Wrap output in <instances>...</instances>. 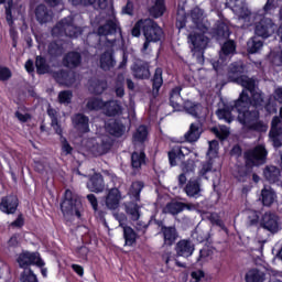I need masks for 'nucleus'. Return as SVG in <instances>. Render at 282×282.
<instances>
[{"label":"nucleus","mask_w":282,"mask_h":282,"mask_svg":"<svg viewBox=\"0 0 282 282\" xmlns=\"http://www.w3.org/2000/svg\"><path fill=\"white\" fill-rule=\"evenodd\" d=\"M254 87L256 83L253 80L252 86H245L247 90H242L239 98L235 100V107L238 113L237 119L249 131L265 133L268 131V124L261 120V111H263L265 100L263 99V93L257 91Z\"/></svg>","instance_id":"obj_1"},{"label":"nucleus","mask_w":282,"mask_h":282,"mask_svg":"<svg viewBox=\"0 0 282 282\" xmlns=\"http://www.w3.org/2000/svg\"><path fill=\"white\" fill-rule=\"evenodd\" d=\"M59 208L64 217L75 216L77 219L83 217V200L80 199V196L72 192V189L65 191Z\"/></svg>","instance_id":"obj_2"},{"label":"nucleus","mask_w":282,"mask_h":282,"mask_svg":"<svg viewBox=\"0 0 282 282\" xmlns=\"http://www.w3.org/2000/svg\"><path fill=\"white\" fill-rule=\"evenodd\" d=\"M143 36L144 43L141 52H148L151 47V43H160L164 39V29L158 24L154 20L145 19V24L143 25Z\"/></svg>","instance_id":"obj_3"},{"label":"nucleus","mask_w":282,"mask_h":282,"mask_svg":"<svg viewBox=\"0 0 282 282\" xmlns=\"http://www.w3.org/2000/svg\"><path fill=\"white\" fill-rule=\"evenodd\" d=\"M143 188L144 182L142 181L132 182L130 186L129 195L133 200L126 204V213L132 221H138V219H140V205H138V202H140V194Z\"/></svg>","instance_id":"obj_4"},{"label":"nucleus","mask_w":282,"mask_h":282,"mask_svg":"<svg viewBox=\"0 0 282 282\" xmlns=\"http://www.w3.org/2000/svg\"><path fill=\"white\" fill-rule=\"evenodd\" d=\"M227 78L229 83H236L241 87H252L254 79L246 75V64L243 62H234L229 65Z\"/></svg>","instance_id":"obj_5"},{"label":"nucleus","mask_w":282,"mask_h":282,"mask_svg":"<svg viewBox=\"0 0 282 282\" xmlns=\"http://www.w3.org/2000/svg\"><path fill=\"white\" fill-rule=\"evenodd\" d=\"M52 35L78 39V36H80V29L74 25V18L67 17L55 24V26L52 29Z\"/></svg>","instance_id":"obj_6"},{"label":"nucleus","mask_w":282,"mask_h":282,"mask_svg":"<svg viewBox=\"0 0 282 282\" xmlns=\"http://www.w3.org/2000/svg\"><path fill=\"white\" fill-rule=\"evenodd\" d=\"M268 160V150L265 145L259 144L245 152L246 166H263Z\"/></svg>","instance_id":"obj_7"},{"label":"nucleus","mask_w":282,"mask_h":282,"mask_svg":"<svg viewBox=\"0 0 282 282\" xmlns=\"http://www.w3.org/2000/svg\"><path fill=\"white\" fill-rule=\"evenodd\" d=\"M206 33H191L188 35V41L192 43L193 48L192 52L194 56H196L198 63H204V51L208 45V36Z\"/></svg>","instance_id":"obj_8"},{"label":"nucleus","mask_w":282,"mask_h":282,"mask_svg":"<svg viewBox=\"0 0 282 282\" xmlns=\"http://www.w3.org/2000/svg\"><path fill=\"white\" fill-rule=\"evenodd\" d=\"M18 263L20 268L28 270L29 265H37V268H43L45 262L41 258V254L36 252L23 251L18 257Z\"/></svg>","instance_id":"obj_9"},{"label":"nucleus","mask_w":282,"mask_h":282,"mask_svg":"<svg viewBox=\"0 0 282 282\" xmlns=\"http://www.w3.org/2000/svg\"><path fill=\"white\" fill-rule=\"evenodd\" d=\"M131 72L137 80H149L151 78L149 62L144 59H135L131 66Z\"/></svg>","instance_id":"obj_10"},{"label":"nucleus","mask_w":282,"mask_h":282,"mask_svg":"<svg viewBox=\"0 0 282 282\" xmlns=\"http://www.w3.org/2000/svg\"><path fill=\"white\" fill-rule=\"evenodd\" d=\"M274 30V21L270 18H262L258 23H256L254 34L260 39H270Z\"/></svg>","instance_id":"obj_11"},{"label":"nucleus","mask_w":282,"mask_h":282,"mask_svg":"<svg viewBox=\"0 0 282 282\" xmlns=\"http://www.w3.org/2000/svg\"><path fill=\"white\" fill-rule=\"evenodd\" d=\"M116 50L108 47L99 56V67L102 72H111L116 67Z\"/></svg>","instance_id":"obj_12"},{"label":"nucleus","mask_w":282,"mask_h":282,"mask_svg":"<svg viewBox=\"0 0 282 282\" xmlns=\"http://www.w3.org/2000/svg\"><path fill=\"white\" fill-rule=\"evenodd\" d=\"M122 36V29L118 20L108 19L102 25L97 29L98 36H115V34Z\"/></svg>","instance_id":"obj_13"},{"label":"nucleus","mask_w":282,"mask_h":282,"mask_svg":"<svg viewBox=\"0 0 282 282\" xmlns=\"http://www.w3.org/2000/svg\"><path fill=\"white\" fill-rule=\"evenodd\" d=\"M121 199L122 193L119 188L112 187L108 189V193L105 197L106 208H108V210H118V208H120Z\"/></svg>","instance_id":"obj_14"},{"label":"nucleus","mask_w":282,"mask_h":282,"mask_svg":"<svg viewBox=\"0 0 282 282\" xmlns=\"http://www.w3.org/2000/svg\"><path fill=\"white\" fill-rule=\"evenodd\" d=\"M260 226L268 232H279V216L272 213H264L260 219Z\"/></svg>","instance_id":"obj_15"},{"label":"nucleus","mask_w":282,"mask_h":282,"mask_svg":"<svg viewBox=\"0 0 282 282\" xmlns=\"http://www.w3.org/2000/svg\"><path fill=\"white\" fill-rule=\"evenodd\" d=\"M74 129L80 133H89V118L83 112H77L72 117Z\"/></svg>","instance_id":"obj_16"},{"label":"nucleus","mask_w":282,"mask_h":282,"mask_svg":"<svg viewBox=\"0 0 282 282\" xmlns=\"http://www.w3.org/2000/svg\"><path fill=\"white\" fill-rule=\"evenodd\" d=\"M62 63L68 69H76L83 63V55L79 52L70 51L64 55Z\"/></svg>","instance_id":"obj_17"},{"label":"nucleus","mask_w":282,"mask_h":282,"mask_svg":"<svg viewBox=\"0 0 282 282\" xmlns=\"http://www.w3.org/2000/svg\"><path fill=\"white\" fill-rule=\"evenodd\" d=\"M86 186L90 193H102L105 191V177L100 173H94L89 176Z\"/></svg>","instance_id":"obj_18"},{"label":"nucleus","mask_w":282,"mask_h":282,"mask_svg":"<svg viewBox=\"0 0 282 282\" xmlns=\"http://www.w3.org/2000/svg\"><path fill=\"white\" fill-rule=\"evenodd\" d=\"M175 252L177 257L188 259V257H192L193 252H195V245H193L191 240L182 239L176 243Z\"/></svg>","instance_id":"obj_19"},{"label":"nucleus","mask_w":282,"mask_h":282,"mask_svg":"<svg viewBox=\"0 0 282 282\" xmlns=\"http://www.w3.org/2000/svg\"><path fill=\"white\" fill-rule=\"evenodd\" d=\"M19 208V198L14 195L6 196L0 203V210L7 215H14Z\"/></svg>","instance_id":"obj_20"},{"label":"nucleus","mask_w":282,"mask_h":282,"mask_svg":"<svg viewBox=\"0 0 282 282\" xmlns=\"http://www.w3.org/2000/svg\"><path fill=\"white\" fill-rule=\"evenodd\" d=\"M54 79L58 85H65L68 87V85H74L76 83V75L69 70L61 69L58 72H55L53 74Z\"/></svg>","instance_id":"obj_21"},{"label":"nucleus","mask_w":282,"mask_h":282,"mask_svg":"<svg viewBox=\"0 0 282 282\" xmlns=\"http://www.w3.org/2000/svg\"><path fill=\"white\" fill-rule=\"evenodd\" d=\"M189 17L197 30L204 33L208 32V26L204 24V10L199 9V7H195L191 10Z\"/></svg>","instance_id":"obj_22"},{"label":"nucleus","mask_w":282,"mask_h":282,"mask_svg":"<svg viewBox=\"0 0 282 282\" xmlns=\"http://www.w3.org/2000/svg\"><path fill=\"white\" fill-rule=\"evenodd\" d=\"M212 34L217 41H221V39H230V29L226 22L218 20L212 29Z\"/></svg>","instance_id":"obj_23"},{"label":"nucleus","mask_w":282,"mask_h":282,"mask_svg":"<svg viewBox=\"0 0 282 282\" xmlns=\"http://www.w3.org/2000/svg\"><path fill=\"white\" fill-rule=\"evenodd\" d=\"M106 130L110 135H113V138H122L127 128L120 119H115L107 123Z\"/></svg>","instance_id":"obj_24"},{"label":"nucleus","mask_w":282,"mask_h":282,"mask_svg":"<svg viewBox=\"0 0 282 282\" xmlns=\"http://www.w3.org/2000/svg\"><path fill=\"white\" fill-rule=\"evenodd\" d=\"M163 74L164 70L162 69V67H156L154 70V75L151 79L152 94L154 98H158V96H160V89H162V86L164 85V77H162Z\"/></svg>","instance_id":"obj_25"},{"label":"nucleus","mask_w":282,"mask_h":282,"mask_svg":"<svg viewBox=\"0 0 282 282\" xmlns=\"http://www.w3.org/2000/svg\"><path fill=\"white\" fill-rule=\"evenodd\" d=\"M161 232L163 235L164 246H173L180 234L177 232V228L175 226L162 227Z\"/></svg>","instance_id":"obj_26"},{"label":"nucleus","mask_w":282,"mask_h":282,"mask_svg":"<svg viewBox=\"0 0 282 282\" xmlns=\"http://www.w3.org/2000/svg\"><path fill=\"white\" fill-rule=\"evenodd\" d=\"M47 54L51 58H61L65 54V46L63 40H53L47 45Z\"/></svg>","instance_id":"obj_27"},{"label":"nucleus","mask_w":282,"mask_h":282,"mask_svg":"<svg viewBox=\"0 0 282 282\" xmlns=\"http://www.w3.org/2000/svg\"><path fill=\"white\" fill-rule=\"evenodd\" d=\"M184 193L187 197H194V199L202 197V183L197 180H189L184 187Z\"/></svg>","instance_id":"obj_28"},{"label":"nucleus","mask_w":282,"mask_h":282,"mask_svg":"<svg viewBox=\"0 0 282 282\" xmlns=\"http://www.w3.org/2000/svg\"><path fill=\"white\" fill-rule=\"evenodd\" d=\"M35 18L36 21L43 25V23H50L53 19V13L50 11V9L46 8L45 4H39L35 8Z\"/></svg>","instance_id":"obj_29"},{"label":"nucleus","mask_w":282,"mask_h":282,"mask_svg":"<svg viewBox=\"0 0 282 282\" xmlns=\"http://www.w3.org/2000/svg\"><path fill=\"white\" fill-rule=\"evenodd\" d=\"M167 158L170 166H177V162L184 160L186 155L184 154V151H182V145H174L167 152Z\"/></svg>","instance_id":"obj_30"},{"label":"nucleus","mask_w":282,"mask_h":282,"mask_svg":"<svg viewBox=\"0 0 282 282\" xmlns=\"http://www.w3.org/2000/svg\"><path fill=\"white\" fill-rule=\"evenodd\" d=\"M232 111H237L235 101H234V105L225 106L224 108H219L216 111V116H217L218 120H224V122H227L228 124H230V122H232V120H235V117H232Z\"/></svg>","instance_id":"obj_31"},{"label":"nucleus","mask_w":282,"mask_h":282,"mask_svg":"<svg viewBox=\"0 0 282 282\" xmlns=\"http://www.w3.org/2000/svg\"><path fill=\"white\" fill-rule=\"evenodd\" d=\"M263 175L269 184H276L281 178V170L274 165H267Z\"/></svg>","instance_id":"obj_32"},{"label":"nucleus","mask_w":282,"mask_h":282,"mask_svg":"<svg viewBox=\"0 0 282 282\" xmlns=\"http://www.w3.org/2000/svg\"><path fill=\"white\" fill-rule=\"evenodd\" d=\"M149 139V128L145 124H141L137 128L135 132L132 134V143L134 147L137 144H144Z\"/></svg>","instance_id":"obj_33"},{"label":"nucleus","mask_w":282,"mask_h":282,"mask_svg":"<svg viewBox=\"0 0 282 282\" xmlns=\"http://www.w3.org/2000/svg\"><path fill=\"white\" fill-rule=\"evenodd\" d=\"M147 164V153L144 152V149L140 152L134 151L131 154V166L134 171H140L142 166Z\"/></svg>","instance_id":"obj_34"},{"label":"nucleus","mask_w":282,"mask_h":282,"mask_svg":"<svg viewBox=\"0 0 282 282\" xmlns=\"http://www.w3.org/2000/svg\"><path fill=\"white\" fill-rule=\"evenodd\" d=\"M166 12V0H155L154 6L150 7L149 14L153 19H160L164 17Z\"/></svg>","instance_id":"obj_35"},{"label":"nucleus","mask_w":282,"mask_h":282,"mask_svg":"<svg viewBox=\"0 0 282 282\" xmlns=\"http://www.w3.org/2000/svg\"><path fill=\"white\" fill-rule=\"evenodd\" d=\"M123 228V239L124 246H129L130 248L138 243V232L131 226L124 225L121 226Z\"/></svg>","instance_id":"obj_36"},{"label":"nucleus","mask_w":282,"mask_h":282,"mask_svg":"<svg viewBox=\"0 0 282 282\" xmlns=\"http://www.w3.org/2000/svg\"><path fill=\"white\" fill-rule=\"evenodd\" d=\"M185 141L193 144V142H197L199 138H202V129L199 128V123H191L188 131L184 135Z\"/></svg>","instance_id":"obj_37"},{"label":"nucleus","mask_w":282,"mask_h":282,"mask_svg":"<svg viewBox=\"0 0 282 282\" xmlns=\"http://www.w3.org/2000/svg\"><path fill=\"white\" fill-rule=\"evenodd\" d=\"M104 108L108 118H116V116L122 113V106L118 101H106Z\"/></svg>","instance_id":"obj_38"},{"label":"nucleus","mask_w":282,"mask_h":282,"mask_svg":"<svg viewBox=\"0 0 282 282\" xmlns=\"http://www.w3.org/2000/svg\"><path fill=\"white\" fill-rule=\"evenodd\" d=\"M215 164V160L209 158L207 161L202 163V167L198 171V176L203 177V180H208V173H217V170L213 167Z\"/></svg>","instance_id":"obj_39"},{"label":"nucleus","mask_w":282,"mask_h":282,"mask_svg":"<svg viewBox=\"0 0 282 282\" xmlns=\"http://www.w3.org/2000/svg\"><path fill=\"white\" fill-rule=\"evenodd\" d=\"M182 97V86H175L170 91V106L173 107L176 111H180L181 105L177 102Z\"/></svg>","instance_id":"obj_40"},{"label":"nucleus","mask_w":282,"mask_h":282,"mask_svg":"<svg viewBox=\"0 0 282 282\" xmlns=\"http://www.w3.org/2000/svg\"><path fill=\"white\" fill-rule=\"evenodd\" d=\"M35 67L36 74H39V76H43L50 73V64L47 63V58H45V56L37 55L35 57Z\"/></svg>","instance_id":"obj_41"},{"label":"nucleus","mask_w":282,"mask_h":282,"mask_svg":"<svg viewBox=\"0 0 282 282\" xmlns=\"http://www.w3.org/2000/svg\"><path fill=\"white\" fill-rule=\"evenodd\" d=\"M246 282H264L265 273L259 269H251L245 275Z\"/></svg>","instance_id":"obj_42"},{"label":"nucleus","mask_w":282,"mask_h":282,"mask_svg":"<svg viewBox=\"0 0 282 282\" xmlns=\"http://www.w3.org/2000/svg\"><path fill=\"white\" fill-rule=\"evenodd\" d=\"M261 199H262V204L263 206H272V204H274V200L276 199V193L273 192L272 188H262L261 191Z\"/></svg>","instance_id":"obj_43"},{"label":"nucleus","mask_w":282,"mask_h":282,"mask_svg":"<svg viewBox=\"0 0 282 282\" xmlns=\"http://www.w3.org/2000/svg\"><path fill=\"white\" fill-rule=\"evenodd\" d=\"M105 105L107 102L98 97H90L86 104V108L88 111H100V109H105Z\"/></svg>","instance_id":"obj_44"},{"label":"nucleus","mask_w":282,"mask_h":282,"mask_svg":"<svg viewBox=\"0 0 282 282\" xmlns=\"http://www.w3.org/2000/svg\"><path fill=\"white\" fill-rule=\"evenodd\" d=\"M90 87L95 96H100L101 94H105V91H107V88L109 87V85L107 84V80L94 79L90 83Z\"/></svg>","instance_id":"obj_45"},{"label":"nucleus","mask_w":282,"mask_h":282,"mask_svg":"<svg viewBox=\"0 0 282 282\" xmlns=\"http://www.w3.org/2000/svg\"><path fill=\"white\" fill-rule=\"evenodd\" d=\"M200 108H202V105L195 104L191 100H186L183 104V109L186 111V113H189V116H193L194 118H199Z\"/></svg>","instance_id":"obj_46"},{"label":"nucleus","mask_w":282,"mask_h":282,"mask_svg":"<svg viewBox=\"0 0 282 282\" xmlns=\"http://www.w3.org/2000/svg\"><path fill=\"white\" fill-rule=\"evenodd\" d=\"M165 209L170 215H180V213H184V203L172 200L166 204Z\"/></svg>","instance_id":"obj_47"},{"label":"nucleus","mask_w":282,"mask_h":282,"mask_svg":"<svg viewBox=\"0 0 282 282\" xmlns=\"http://www.w3.org/2000/svg\"><path fill=\"white\" fill-rule=\"evenodd\" d=\"M247 47L249 54H257L263 47V41L259 40V36H253L248 41Z\"/></svg>","instance_id":"obj_48"},{"label":"nucleus","mask_w":282,"mask_h":282,"mask_svg":"<svg viewBox=\"0 0 282 282\" xmlns=\"http://www.w3.org/2000/svg\"><path fill=\"white\" fill-rule=\"evenodd\" d=\"M147 24V19H140L137 21L131 30L132 36L139 39L141 34H144V25Z\"/></svg>","instance_id":"obj_49"},{"label":"nucleus","mask_w":282,"mask_h":282,"mask_svg":"<svg viewBox=\"0 0 282 282\" xmlns=\"http://www.w3.org/2000/svg\"><path fill=\"white\" fill-rule=\"evenodd\" d=\"M210 132L221 142H224V140H227V138L230 135V131L228 130V128L213 127L210 128Z\"/></svg>","instance_id":"obj_50"},{"label":"nucleus","mask_w":282,"mask_h":282,"mask_svg":"<svg viewBox=\"0 0 282 282\" xmlns=\"http://www.w3.org/2000/svg\"><path fill=\"white\" fill-rule=\"evenodd\" d=\"M221 52L225 56H230V54H235L237 52V44L235 40L226 41L221 46Z\"/></svg>","instance_id":"obj_51"},{"label":"nucleus","mask_w":282,"mask_h":282,"mask_svg":"<svg viewBox=\"0 0 282 282\" xmlns=\"http://www.w3.org/2000/svg\"><path fill=\"white\" fill-rule=\"evenodd\" d=\"M57 98L59 105H70L72 99L74 98V93H72V90H62L58 93Z\"/></svg>","instance_id":"obj_52"},{"label":"nucleus","mask_w":282,"mask_h":282,"mask_svg":"<svg viewBox=\"0 0 282 282\" xmlns=\"http://www.w3.org/2000/svg\"><path fill=\"white\" fill-rule=\"evenodd\" d=\"M21 282H39V278L34 274L32 269H24L20 275Z\"/></svg>","instance_id":"obj_53"},{"label":"nucleus","mask_w":282,"mask_h":282,"mask_svg":"<svg viewBox=\"0 0 282 282\" xmlns=\"http://www.w3.org/2000/svg\"><path fill=\"white\" fill-rule=\"evenodd\" d=\"M281 135H282V127L271 128L269 131V138L272 139L275 147H281V140H279Z\"/></svg>","instance_id":"obj_54"},{"label":"nucleus","mask_w":282,"mask_h":282,"mask_svg":"<svg viewBox=\"0 0 282 282\" xmlns=\"http://www.w3.org/2000/svg\"><path fill=\"white\" fill-rule=\"evenodd\" d=\"M187 22H188V17L186 15V12L184 11L183 13L177 12L175 28L178 30V32H182V30L186 28Z\"/></svg>","instance_id":"obj_55"},{"label":"nucleus","mask_w":282,"mask_h":282,"mask_svg":"<svg viewBox=\"0 0 282 282\" xmlns=\"http://www.w3.org/2000/svg\"><path fill=\"white\" fill-rule=\"evenodd\" d=\"M88 254H89V248H87V246H80L75 249V257H77V259L87 261Z\"/></svg>","instance_id":"obj_56"},{"label":"nucleus","mask_w":282,"mask_h":282,"mask_svg":"<svg viewBox=\"0 0 282 282\" xmlns=\"http://www.w3.org/2000/svg\"><path fill=\"white\" fill-rule=\"evenodd\" d=\"M263 109L268 116H271V113H276V102L269 98L268 101L263 104Z\"/></svg>","instance_id":"obj_57"},{"label":"nucleus","mask_w":282,"mask_h":282,"mask_svg":"<svg viewBox=\"0 0 282 282\" xmlns=\"http://www.w3.org/2000/svg\"><path fill=\"white\" fill-rule=\"evenodd\" d=\"M12 78V70L7 66H0V82L6 83Z\"/></svg>","instance_id":"obj_58"},{"label":"nucleus","mask_w":282,"mask_h":282,"mask_svg":"<svg viewBox=\"0 0 282 282\" xmlns=\"http://www.w3.org/2000/svg\"><path fill=\"white\" fill-rule=\"evenodd\" d=\"M12 6H13V1L8 0L7 7H6V20L9 23V25H12V23H14V19L12 17Z\"/></svg>","instance_id":"obj_59"},{"label":"nucleus","mask_w":282,"mask_h":282,"mask_svg":"<svg viewBox=\"0 0 282 282\" xmlns=\"http://www.w3.org/2000/svg\"><path fill=\"white\" fill-rule=\"evenodd\" d=\"M21 235L20 234H13L10 239L8 240L7 245H8V248H19L20 246V239Z\"/></svg>","instance_id":"obj_60"},{"label":"nucleus","mask_w":282,"mask_h":282,"mask_svg":"<svg viewBox=\"0 0 282 282\" xmlns=\"http://www.w3.org/2000/svg\"><path fill=\"white\" fill-rule=\"evenodd\" d=\"M61 142H62V151H64L66 155H72V151H74V148H72L69 142H67V138L64 137L63 139H61Z\"/></svg>","instance_id":"obj_61"},{"label":"nucleus","mask_w":282,"mask_h":282,"mask_svg":"<svg viewBox=\"0 0 282 282\" xmlns=\"http://www.w3.org/2000/svg\"><path fill=\"white\" fill-rule=\"evenodd\" d=\"M195 161L188 160L183 164L184 173H195Z\"/></svg>","instance_id":"obj_62"},{"label":"nucleus","mask_w":282,"mask_h":282,"mask_svg":"<svg viewBox=\"0 0 282 282\" xmlns=\"http://www.w3.org/2000/svg\"><path fill=\"white\" fill-rule=\"evenodd\" d=\"M272 10H276V4L274 3V0H267L264 7H263V12L264 14H270Z\"/></svg>","instance_id":"obj_63"},{"label":"nucleus","mask_w":282,"mask_h":282,"mask_svg":"<svg viewBox=\"0 0 282 282\" xmlns=\"http://www.w3.org/2000/svg\"><path fill=\"white\" fill-rule=\"evenodd\" d=\"M122 12L129 17H133V2L131 0L127 1V4L122 8Z\"/></svg>","instance_id":"obj_64"}]
</instances>
